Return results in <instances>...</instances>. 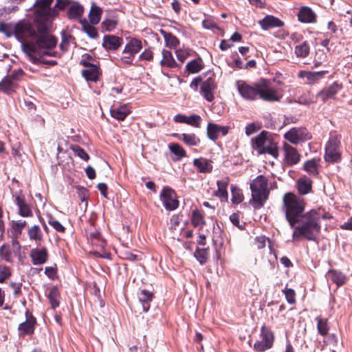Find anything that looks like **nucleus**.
<instances>
[{
	"instance_id": "1",
	"label": "nucleus",
	"mask_w": 352,
	"mask_h": 352,
	"mask_svg": "<svg viewBox=\"0 0 352 352\" xmlns=\"http://www.w3.org/2000/svg\"><path fill=\"white\" fill-rule=\"evenodd\" d=\"M54 0H36L34 6L36 8L32 23L20 21L16 24V39L21 43L23 52L34 63L35 54H42L56 56V52L51 51L57 43V39L48 34L52 18L58 14L55 8H51Z\"/></svg>"
},
{
	"instance_id": "2",
	"label": "nucleus",
	"mask_w": 352,
	"mask_h": 352,
	"mask_svg": "<svg viewBox=\"0 0 352 352\" xmlns=\"http://www.w3.org/2000/svg\"><path fill=\"white\" fill-rule=\"evenodd\" d=\"M320 209H311L305 212L299 220L298 225L295 226L292 234L294 241H299L302 238L307 241H316L321 230Z\"/></svg>"
},
{
	"instance_id": "3",
	"label": "nucleus",
	"mask_w": 352,
	"mask_h": 352,
	"mask_svg": "<svg viewBox=\"0 0 352 352\" xmlns=\"http://www.w3.org/2000/svg\"><path fill=\"white\" fill-rule=\"evenodd\" d=\"M283 208L285 218L291 227L297 225L300 217L305 214L306 206L305 199L293 192H287L284 195Z\"/></svg>"
},
{
	"instance_id": "4",
	"label": "nucleus",
	"mask_w": 352,
	"mask_h": 352,
	"mask_svg": "<svg viewBox=\"0 0 352 352\" xmlns=\"http://www.w3.org/2000/svg\"><path fill=\"white\" fill-rule=\"evenodd\" d=\"M240 95L245 99L254 100L257 98L264 99V78H261L252 84L238 80L236 82Z\"/></svg>"
},
{
	"instance_id": "5",
	"label": "nucleus",
	"mask_w": 352,
	"mask_h": 352,
	"mask_svg": "<svg viewBox=\"0 0 352 352\" xmlns=\"http://www.w3.org/2000/svg\"><path fill=\"white\" fill-rule=\"evenodd\" d=\"M341 135L331 134L325 145L324 159L326 162L335 164L342 160Z\"/></svg>"
},
{
	"instance_id": "6",
	"label": "nucleus",
	"mask_w": 352,
	"mask_h": 352,
	"mask_svg": "<svg viewBox=\"0 0 352 352\" xmlns=\"http://www.w3.org/2000/svg\"><path fill=\"white\" fill-rule=\"evenodd\" d=\"M252 199L250 204L254 209L261 208L264 201V177L258 175L250 184Z\"/></svg>"
},
{
	"instance_id": "7",
	"label": "nucleus",
	"mask_w": 352,
	"mask_h": 352,
	"mask_svg": "<svg viewBox=\"0 0 352 352\" xmlns=\"http://www.w3.org/2000/svg\"><path fill=\"white\" fill-rule=\"evenodd\" d=\"M24 75L25 72L22 69L12 71L10 74L1 80L0 82V89L6 94L14 92Z\"/></svg>"
},
{
	"instance_id": "8",
	"label": "nucleus",
	"mask_w": 352,
	"mask_h": 352,
	"mask_svg": "<svg viewBox=\"0 0 352 352\" xmlns=\"http://www.w3.org/2000/svg\"><path fill=\"white\" fill-rule=\"evenodd\" d=\"M285 140L293 144H298L311 139V134L304 127H293L284 135Z\"/></svg>"
},
{
	"instance_id": "9",
	"label": "nucleus",
	"mask_w": 352,
	"mask_h": 352,
	"mask_svg": "<svg viewBox=\"0 0 352 352\" xmlns=\"http://www.w3.org/2000/svg\"><path fill=\"white\" fill-rule=\"evenodd\" d=\"M160 200L166 210L171 211L179 206L175 192L169 187H164L160 192Z\"/></svg>"
},
{
	"instance_id": "10",
	"label": "nucleus",
	"mask_w": 352,
	"mask_h": 352,
	"mask_svg": "<svg viewBox=\"0 0 352 352\" xmlns=\"http://www.w3.org/2000/svg\"><path fill=\"white\" fill-rule=\"evenodd\" d=\"M283 149L284 155L283 162L286 166H293L300 161L301 155L295 147L285 142Z\"/></svg>"
},
{
	"instance_id": "11",
	"label": "nucleus",
	"mask_w": 352,
	"mask_h": 352,
	"mask_svg": "<svg viewBox=\"0 0 352 352\" xmlns=\"http://www.w3.org/2000/svg\"><path fill=\"white\" fill-rule=\"evenodd\" d=\"M14 203L18 206L19 214L23 217H32L33 213L30 206L26 202L24 195L21 190L16 192Z\"/></svg>"
},
{
	"instance_id": "12",
	"label": "nucleus",
	"mask_w": 352,
	"mask_h": 352,
	"mask_svg": "<svg viewBox=\"0 0 352 352\" xmlns=\"http://www.w3.org/2000/svg\"><path fill=\"white\" fill-rule=\"evenodd\" d=\"M217 89L214 80L212 78L204 81L200 87V94L208 102H212L214 99V93Z\"/></svg>"
},
{
	"instance_id": "13",
	"label": "nucleus",
	"mask_w": 352,
	"mask_h": 352,
	"mask_svg": "<svg viewBox=\"0 0 352 352\" xmlns=\"http://www.w3.org/2000/svg\"><path fill=\"white\" fill-rule=\"evenodd\" d=\"M328 73L327 71L309 72L300 70L297 74L298 78H306L305 84L314 85L318 83Z\"/></svg>"
},
{
	"instance_id": "14",
	"label": "nucleus",
	"mask_w": 352,
	"mask_h": 352,
	"mask_svg": "<svg viewBox=\"0 0 352 352\" xmlns=\"http://www.w3.org/2000/svg\"><path fill=\"white\" fill-rule=\"evenodd\" d=\"M283 96V86H273L267 85L265 79V101L278 102Z\"/></svg>"
},
{
	"instance_id": "15",
	"label": "nucleus",
	"mask_w": 352,
	"mask_h": 352,
	"mask_svg": "<svg viewBox=\"0 0 352 352\" xmlns=\"http://www.w3.org/2000/svg\"><path fill=\"white\" fill-rule=\"evenodd\" d=\"M342 89V85L334 82L329 87H325L319 91L316 96L324 103L329 99L335 98L336 95L339 90Z\"/></svg>"
},
{
	"instance_id": "16",
	"label": "nucleus",
	"mask_w": 352,
	"mask_h": 352,
	"mask_svg": "<svg viewBox=\"0 0 352 352\" xmlns=\"http://www.w3.org/2000/svg\"><path fill=\"white\" fill-rule=\"evenodd\" d=\"M277 138H273L271 133L265 131V153L271 155L274 159H277L279 155Z\"/></svg>"
},
{
	"instance_id": "17",
	"label": "nucleus",
	"mask_w": 352,
	"mask_h": 352,
	"mask_svg": "<svg viewBox=\"0 0 352 352\" xmlns=\"http://www.w3.org/2000/svg\"><path fill=\"white\" fill-rule=\"evenodd\" d=\"M298 19L304 23L316 22L317 16L313 10L308 6H302L297 14Z\"/></svg>"
},
{
	"instance_id": "18",
	"label": "nucleus",
	"mask_w": 352,
	"mask_h": 352,
	"mask_svg": "<svg viewBox=\"0 0 352 352\" xmlns=\"http://www.w3.org/2000/svg\"><path fill=\"white\" fill-rule=\"evenodd\" d=\"M228 127L218 125L214 123H209L207 126L208 137L212 140H216L220 134L223 136L228 133Z\"/></svg>"
},
{
	"instance_id": "19",
	"label": "nucleus",
	"mask_w": 352,
	"mask_h": 352,
	"mask_svg": "<svg viewBox=\"0 0 352 352\" xmlns=\"http://www.w3.org/2000/svg\"><path fill=\"white\" fill-rule=\"evenodd\" d=\"M123 39L115 35H104L102 46L107 50H117L122 44Z\"/></svg>"
},
{
	"instance_id": "20",
	"label": "nucleus",
	"mask_w": 352,
	"mask_h": 352,
	"mask_svg": "<svg viewBox=\"0 0 352 352\" xmlns=\"http://www.w3.org/2000/svg\"><path fill=\"white\" fill-rule=\"evenodd\" d=\"M25 314L26 320L21 323L18 328L20 335H30L34 331L35 318L31 315L28 316V311H26Z\"/></svg>"
},
{
	"instance_id": "21",
	"label": "nucleus",
	"mask_w": 352,
	"mask_h": 352,
	"mask_svg": "<svg viewBox=\"0 0 352 352\" xmlns=\"http://www.w3.org/2000/svg\"><path fill=\"white\" fill-rule=\"evenodd\" d=\"M142 48V43L136 38H130L126 44L122 53L130 54L131 56H135Z\"/></svg>"
},
{
	"instance_id": "22",
	"label": "nucleus",
	"mask_w": 352,
	"mask_h": 352,
	"mask_svg": "<svg viewBox=\"0 0 352 352\" xmlns=\"http://www.w3.org/2000/svg\"><path fill=\"white\" fill-rule=\"evenodd\" d=\"M296 188L300 195H307L312 191V181L307 176L301 177L296 181Z\"/></svg>"
},
{
	"instance_id": "23",
	"label": "nucleus",
	"mask_w": 352,
	"mask_h": 352,
	"mask_svg": "<svg viewBox=\"0 0 352 352\" xmlns=\"http://www.w3.org/2000/svg\"><path fill=\"white\" fill-rule=\"evenodd\" d=\"M30 257L34 265H41L47 259V252L45 248H35L30 252Z\"/></svg>"
},
{
	"instance_id": "24",
	"label": "nucleus",
	"mask_w": 352,
	"mask_h": 352,
	"mask_svg": "<svg viewBox=\"0 0 352 352\" xmlns=\"http://www.w3.org/2000/svg\"><path fill=\"white\" fill-rule=\"evenodd\" d=\"M253 153L260 155L264 153V131H262L255 138L252 139Z\"/></svg>"
},
{
	"instance_id": "25",
	"label": "nucleus",
	"mask_w": 352,
	"mask_h": 352,
	"mask_svg": "<svg viewBox=\"0 0 352 352\" xmlns=\"http://www.w3.org/2000/svg\"><path fill=\"white\" fill-rule=\"evenodd\" d=\"M82 74L87 81L96 82L99 78V68L96 65L90 64L89 68L82 71Z\"/></svg>"
},
{
	"instance_id": "26",
	"label": "nucleus",
	"mask_w": 352,
	"mask_h": 352,
	"mask_svg": "<svg viewBox=\"0 0 352 352\" xmlns=\"http://www.w3.org/2000/svg\"><path fill=\"white\" fill-rule=\"evenodd\" d=\"M327 277L338 287L343 285L346 281V276L342 272L336 270H329L327 272Z\"/></svg>"
},
{
	"instance_id": "27",
	"label": "nucleus",
	"mask_w": 352,
	"mask_h": 352,
	"mask_svg": "<svg viewBox=\"0 0 352 352\" xmlns=\"http://www.w3.org/2000/svg\"><path fill=\"white\" fill-rule=\"evenodd\" d=\"M315 320L317 322L318 333L323 337L327 336L330 329L328 318L319 316L316 317Z\"/></svg>"
},
{
	"instance_id": "28",
	"label": "nucleus",
	"mask_w": 352,
	"mask_h": 352,
	"mask_svg": "<svg viewBox=\"0 0 352 352\" xmlns=\"http://www.w3.org/2000/svg\"><path fill=\"white\" fill-rule=\"evenodd\" d=\"M138 298L143 311H148L150 308V302L153 299L152 293L147 290L143 289L138 294Z\"/></svg>"
},
{
	"instance_id": "29",
	"label": "nucleus",
	"mask_w": 352,
	"mask_h": 352,
	"mask_svg": "<svg viewBox=\"0 0 352 352\" xmlns=\"http://www.w3.org/2000/svg\"><path fill=\"white\" fill-rule=\"evenodd\" d=\"M310 52V44L307 41H302L295 45V55L300 58H307Z\"/></svg>"
},
{
	"instance_id": "30",
	"label": "nucleus",
	"mask_w": 352,
	"mask_h": 352,
	"mask_svg": "<svg viewBox=\"0 0 352 352\" xmlns=\"http://www.w3.org/2000/svg\"><path fill=\"white\" fill-rule=\"evenodd\" d=\"M228 178L218 180L217 182L218 189L215 192V195L221 198L222 200L228 201V194L227 187L228 186Z\"/></svg>"
},
{
	"instance_id": "31",
	"label": "nucleus",
	"mask_w": 352,
	"mask_h": 352,
	"mask_svg": "<svg viewBox=\"0 0 352 352\" xmlns=\"http://www.w3.org/2000/svg\"><path fill=\"white\" fill-rule=\"evenodd\" d=\"M160 32L164 38L166 46L176 50L179 45V40L170 32L164 30H160Z\"/></svg>"
},
{
	"instance_id": "32",
	"label": "nucleus",
	"mask_w": 352,
	"mask_h": 352,
	"mask_svg": "<svg viewBox=\"0 0 352 352\" xmlns=\"http://www.w3.org/2000/svg\"><path fill=\"white\" fill-rule=\"evenodd\" d=\"M265 79L267 80V85H272V83H275L274 86H283V76L280 72H273L268 71L265 72Z\"/></svg>"
},
{
	"instance_id": "33",
	"label": "nucleus",
	"mask_w": 352,
	"mask_h": 352,
	"mask_svg": "<svg viewBox=\"0 0 352 352\" xmlns=\"http://www.w3.org/2000/svg\"><path fill=\"white\" fill-rule=\"evenodd\" d=\"M111 115L118 120H124L130 113V109L126 104L121 105L119 107L111 109Z\"/></svg>"
},
{
	"instance_id": "34",
	"label": "nucleus",
	"mask_w": 352,
	"mask_h": 352,
	"mask_svg": "<svg viewBox=\"0 0 352 352\" xmlns=\"http://www.w3.org/2000/svg\"><path fill=\"white\" fill-rule=\"evenodd\" d=\"M303 170L311 176H317L319 174L318 160L311 159L306 161L303 164Z\"/></svg>"
},
{
	"instance_id": "35",
	"label": "nucleus",
	"mask_w": 352,
	"mask_h": 352,
	"mask_svg": "<svg viewBox=\"0 0 352 352\" xmlns=\"http://www.w3.org/2000/svg\"><path fill=\"white\" fill-rule=\"evenodd\" d=\"M173 136L182 140L188 146H197L199 144L200 140L193 133L173 134Z\"/></svg>"
},
{
	"instance_id": "36",
	"label": "nucleus",
	"mask_w": 352,
	"mask_h": 352,
	"mask_svg": "<svg viewBox=\"0 0 352 352\" xmlns=\"http://www.w3.org/2000/svg\"><path fill=\"white\" fill-rule=\"evenodd\" d=\"M284 21L273 15H265V30L272 28H282Z\"/></svg>"
},
{
	"instance_id": "37",
	"label": "nucleus",
	"mask_w": 352,
	"mask_h": 352,
	"mask_svg": "<svg viewBox=\"0 0 352 352\" xmlns=\"http://www.w3.org/2000/svg\"><path fill=\"white\" fill-rule=\"evenodd\" d=\"M162 59L160 61V64L162 66H166L170 68H174L177 66V63L175 62L172 53L166 50H162Z\"/></svg>"
},
{
	"instance_id": "38",
	"label": "nucleus",
	"mask_w": 352,
	"mask_h": 352,
	"mask_svg": "<svg viewBox=\"0 0 352 352\" xmlns=\"http://www.w3.org/2000/svg\"><path fill=\"white\" fill-rule=\"evenodd\" d=\"M84 12L82 6L79 3H74L69 7L67 11V16L69 19H80Z\"/></svg>"
},
{
	"instance_id": "39",
	"label": "nucleus",
	"mask_w": 352,
	"mask_h": 352,
	"mask_svg": "<svg viewBox=\"0 0 352 352\" xmlns=\"http://www.w3.org/2000/svg\"><path fill=\"white\" fill-rule=\"evenodd\" d=\"M193 165L201 173H209L212 169V166L210 164V162L204 158L195 159L193 160Z\"/></svg>"
},
{
	"instance_id": "40",
	"label": "nucleus",
	"mask_w": 352,
	"mask_h": 352,
	"mask_svg": "<svg viewBox=\"0 0 352 352\" xmlns=\"http://www.w3.org/2000/svg\"><path fill=\"white\" fill-rule=\"evenodd\" d=\"M28 234L31 241H34L36 243H40L43 241L42 231L37 225L30 227L28 230Z\"/></svg>"
},
{
	"instance_id": "41",
	"label": "nucleus",
	"mask_w": 352,
	"mask_h": 352,
	"mask_svg": "<svg viewBox=\"0 0 352 352\" xmlns=\"http://www.w3.org/2000/svg\"><path fill=\"white\" fill-rule=\"evenodd\" d=\"M102 14V8L93 4L89 14L90 23L92 25H97L100 21Z\"/></svg>"
},
{
	"instance_id": "42",
	"label": "nucleus",
	"mask_w": 352,
	"mask_h": 352,
	"mask_svg": "<svg viewBox=\"0 0 352 352\" xmlns=\"http://www.w3.org/2000/svg\"><path fill=\"white\" fill-rule=\"evenodd\" d=\"M26 226V221L19 220L12 221V234L13 237L16 239L22 234L23 229Z\"/></svg>"
},
{
	"instance_id": "43",
	"label": "nucleus",
	"mask_w": 352,
	"mask_h": 352,
	"mask_svg": "<svg viewBox=\"0 0 352 352\" xmlns=\"http://www.w3.org/2000/svg\"><path fill=\"white\" fill-rule=\"evenodd\" d=\"M202 60L199 58L194 59L186 65V70L192 74L198 73L203 69Z\"/></svg>"
},
{
	"instance_id": "44",
	"label": "nucleus",
	"mask_w": 352,
	"mask_h": 352,
	"mask_svg": "<svg viewBox=\"0 0 352 352\" xmlns=\"http://www.w3.org/2000/svg\"><path fill=\"white\" fill-rule=\"evenodd\" d=\"M59 296L60 293L58 287H52L50 289L47 297L53 309H55L59 306Z\"/></svg>"
},
{
	"instance_id": "45",
	"label": "nucleus",
	"mask_w": 352,
	"mask_h": 352,
	"mask_svg": "<svg viewBox=\"0 0 352 352\" xmlns=\"http://www.w3.org/2000/svg\"><path fill=\"white\" fill-rule=\"evenodd\" d=\"M232 192V203L234 204H239L243 200V195L241 190L234 185H231L230 187Z\"/></svg>"
},
{
	"instance_id": "46",
	"label": "nucleus",
	"mask_w": 352,
	"mask_h": 352,
	"mask_svg": "<svg viewBox=\"0 0 352 352\" xmlns=\"http://www.w3.org/2000/svg\"><path fill=\"white\" fill-rule=\"evenodd\" d=\"M168 148H169V150L170 151V152L173 153L177 157H178L179 159L186 156L185 150L179 144H177V143L170 144L168 145Z\"/></svg>"
},
{
	"instance_id": "47",
	"label": "nucleus",
	"mask_w": 352,
	"mask_h": 352,
	"mask_svg": "<svg viewBox=\"0 0 352 352\" xmlns=\"http://www.w3.org/2000/svg\"><path fill=\"white\" fill-rule=\"evenodd\" d=\"M118 24L116 19L113 18L105 19L101 23L102 28L107 32L113 31Z\"/></svg>"
},
{
	"instance_id": "48",
	"label": "nucleus",
	"mask_w": 352,
	"mask_h": 352,
	"mask_svg": "<svg viewBox=\"0 0 352 352\" xmlns=\"http://www.w3.org/2000/svg\"><path fill=\"white\" fill-rule=\"evenodd\" d=\"M333 38V36H329V37L326 36V38L321 41V45L326 47L327 50L329 52H331L333 54L339 53V51L337 50V46H335L332 48V45H334V43L331 42V39Z\"/></svg>"
},
{
	"instance_id": "49",
	"label": "nucleus",
	"mask_w": 352,
	"mask_h": 352,
	"mask_svg": "<svg viewBox=\"0 0 352 352\" xmlns=\"http://www.w3.org/2000/svg\"><path fill=\"white\" fill-rule=\"evenodd\" d=\"M71 149L73 151L74 154L79 157L80 159L88 161L89 160V155L78 145H73L71 146Z\"/></svg>"
},
{
	"instance_id": "50",
	"label": "nucleus",
	"mask_w": 352,
	"mask_h": 352,
	"mask_svg": "<svg viewBox=\"0 0 352 352\" xmlns=\"http://www.w3.org/2000/svg\"><path fill=\"white\" fill-rule=\"evenodd\" d=\"M15 28H16V25L13 28L11 26V25H10V24L0 22V32L5 34V35L7 37H10L13 33H14V36H16ZM15 37L16 38V36H15Z\"/></svg>"
},
{
	"instance_id": "51",
	"label": "nucleus",
	"mask_w": 352,
	"mask_h": 352,
	"mask_svg": "<svg viewBox=\"0 0 352 352\" xmlns=\"http://www.w3.org/2000/svg\"><path fill=\"white\" fill-rule=\"evenodd\" d=\"M262 128L261 122H252L248 124L245 127V134L248 136H250L257 131H258Z\"/></svg>"
},
{
	"instance_id": "52",
	"label": "nucleus",
	"mask_w": 352,
	"mask_h": 352,
	"mask_svg": "<svg viewBox=\"0 0 352 352\" xmlns=\"http://www.w3.org/2000/svg\"><path fill=\"white\" fill-rule=\"evenodd\" d=\"M48 223L57 232L63 233L65 232V228L55 218L50 217Z\"/></svg>"
},
{
	"instance_id": "53",
	"label": "nucleus",
	"mask_w": 352,
	"mask_h": 352,
	"mask_svg": "<svg viewBox=\"0 0 352 352\" xmlns=\"http://www.w3.org/2000/svg\"><path fill=\"white\" fill-rule=\"evenodd\" d=\"M0 256L2 259L8 262H10L12 260V253L9 249V247L6 245H3L0 248Z\"/></svg>"
},
{
	"instance_id": "54",
	"label": "nucleus",
	"mask_w": 352,
	"mask_h": 352,
	"mask_svg": "<svg viewBox=\"0 0 352 352\" xmlns=\"http://www.w3.org/2000/svg\"><path fill=\"white\" fill-rule=\"evenodd\" d=\"M285 294V298L289 304H294L296 302V292L293 289L285 288L283 290Z\"/></svg>"
},
{
	"instance_id": "55",
	"label": "nucleus",
	"mask_w": 352,
	"mask_h": 352,
	"mask_svg": "<svg viewBox=\"0 0 352 352\" xmlns=\"http://www.w3.org/2000/svg\"><path fill=\"white\" fill-rule=\"evenodd\" d=\"M274 338V333L265 328V349L272 348Z\"/></svg>"
},
{
	"instance_id": "56",
	"label": "nucleus",
	"mask_w": 352,
	"mask_h": 352,
	"mask_svg": "<svg viewBox=\"0 0 352 352\" xmlns=\"http://www.w3.org/2000/svg\"><path fill=\"white\" fill-rule=\"evenodd\" d=\"M192 222L195 226H201L204 224L202 214L198 211H194L192 217Z\"/></svg>"
},
{
	"instance_id": "57",
	"label": "nucleus",
	"mask_w": 352,
	"mask_h": 352,
	"mask_svg": "<svg viewBox=\"0 0 352 352\" xmlns=\"http://www.w3.org/2000/svg\"><path fill=\"white\" fill-rule=\"evenodd\" d=\"M194 255L201 264H204L206 262L207 253L204 249H197Z\"/></svg>"
},
{
	"instance_id": "58",
	"label": "nucleus",
	"mask_w": 352,
	"mask_h": 352,
	"mask_svg": "<svg viewBox=\"0 0 352 352\" xmlns=\"http://www.w3.org/2000/svg\"><path fill=\"white\" fill-rule=\"evenodd\" d=\"M327 30L328 32L325 33L326 36L336 35L339 30L338 26L333 21H330L327 23Z\"/></svg>"
},
{
	"instance_id": "59",
	"label": "nucleus",
	"mask_w": 352,
	"mask_h": 352,
	"mask_svg": "<svg viewBox=\"0 0 352 352\" xmlns=\"http://www.w3.org/2000/svg\"><path fill=\"white\" fill-rule=\"evenodd\" d=\"M201 118L198 115H192L187 116L186 124L191 125L194 127H199Z\"/></svg>"
},
{
	"instance_id": "60",
	"label": "nucleus",
	"mask_w": 352,
	"mask_h": 352,
	"mask_svg": "<svg viewBox=\"0 0 352 352\" xmlns=\"http://www.w3.org/2000/svg\"><path fill=\"white\" fill-rule=\"evenodd\" d=\"M91 23L87 26L85 28L82 29L83 31L91 38H96L98 36V34L96 28Z\"/></svg>"
},
{
	"instance_id": "61",
	"label": "nucleus",
	"mask_w": 352,
	"mask_h": 352,
	"mask_svg": "<svg viewBox=\"0 0 352 352\" xmlns=\"http://www.w3.org/2000/svg\"><path fill=\"white\" fill-rule=\"evenodd\" d=\"M91 243L96 246L104 248L105 245V241L100 239V234L98 233H94L91 234Z\"/></svg>"
},
{
	"instance_id": "62",
	"label": "nucleus",
	"mask_w": 352,
	"mask_h": 352,
	"mask_svg": "<svg viewBox=\"0 0 352 352\" xmlns=\"http://www.w3.org/2000/svg\"><path fill=\"white\" fill-rule=\"evenodd\" d=\"M10 276V272L8 267L0 265V283L4 282Z\"/></svg>"
},
{
	"instance_id": "63",
	"label": "nucleus",
	"mask_w": 352,
	"mask_h": 352,
	"mask_svg": "<svg viewBox=\"0 0 352 352\" xmlns=\"http://www.w3.org/2000/svg\"><path fill=\"white\" fill-rule=\"evenodd\" d=\"M230 220L233 225L238 227L240 230L244 229V223H241L239 221V215L237 213H233L230 216Z\"/></svg>"
},
{
	"instance_id": "64",
	"label": "nucleus",
	"mask_w": 352,
	"mask_h": 352,
	"mask_svg": "<svg viewBox=\"0 0 352 352\" xmlns=\"http://www.w3.org/2000/svg\"><path fill=\"white\" fill-rule=\"evenodd\" d=\"M177 58L182 63L184 62L188 56L187 50L177 49L175 50Z\"/></svg>"
}]
</instances>
